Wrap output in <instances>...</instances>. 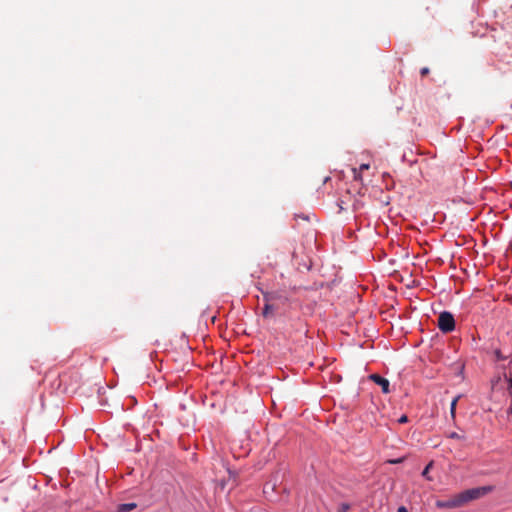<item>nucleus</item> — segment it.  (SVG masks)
<instances>
[{
  "label": "nucleus",
  "mask_w": 512,
  "mask_h": 512,
  "mask_svg": "<svg viewBox=\"0 0 512 512\" xmlns=\"http://www.w3.org/2000/svg\"><path fill=\"white\" fill-rule=\"evenodd\" d=\"M438 328L443 333H449L455 329V320L450 312L444 311L438 317Z\"/></svg>",
  "instance_id": "f03ea898"
},
{
  "label": "nucleus",
  "mask_w": 512,
  "mask_h": 512,
  "mask_svg": "<svg viewBox=\"0 0 512 512\" xmlns=\"http://www.w3.org/2000/svg\"><path fill=\"white\" fill-rule=\"evenodd\" d=\"M350 509V505L348 503H341L338 507V512H347Z\"/></svg>",
  "instance_id": "9b49d317"
},
{
  "label": "nucleus",
  "mask_w": 512,
  "mask_h": 512,
  "mask_svg": "<svg viewBox=\"0 0 512 512\" xmlns=\"http://www.w3.org/2000/svg\"><path fill=\"white\" fill-rule=\"evenodd\" d=\"M408 422V417L406 415H402L399 419H398V423L400 424H404V423H407Z\"/></svg>",
  "instance_id": "ddd939ff"
},
{
  "label": "nucleus",
  "mask_w": 512,
  "mask_h": 512,
  "mask_svg": "<svg viewBox=\"0 0 512 512\" xmlns=\"http://www.w3.org/2000/svg\"><path fill=\"white\" fill-rule=\"evenodd\" d=\"M429 68L428 67H423L421 70H420V74L421 76H426L429 74Z\"/></svg>",
  "instance_id": "4468645a"
},
{
  "label": "nucleus",
  "mask_w": 512,
  "mask_h": 512,
  "mask_svg": "<svg viewBox=\"0 0 512 512\" xmlns=\"http://www.w3.org/2000/svg\"><path fill=\"white\" fill-rule=\"evenodd\" d=\"M272 299H274V295L272 293L264 294L265 305L262 313L264 317H269L273 314L274 307L269 303Z\"/></svg>",
  "instance_id": "39448f33"
},
{
  "label": "nucleus",
  "mask_w": 512,
  "mask_h": 512,
  "mask_svg": "<svg viewBox=\"0 0 512 512\" xmlns=\"http://www.w3.org/2000/svg\"><path fill=\"white\" fill-rule=\"evenodd\" d=\"M135 508H136V504L135 503H125V504H121L119 506V511L120 512H129V511H132Z\"/></svg>",
  "instance_id": "0eeeda50"
},
{
  "label": "nucleus",
  "mask_w": 512,
  "mask_h": 512,
  "mask_svg": "<svg viewBox=\"0 0 512 512\" xmlns=\"http://www.w3.org/2000/svg\"><path fill=\"white\" fill-rule=\"evenodd\" d=\"M494 354H495L496 359L499 361L505 359V357L502 355L500 350H495Z\"/></svg>",
  "instance_id": "f8f14e48"
},
{
  "label": "nucleus",
  "mask_w": 512,
  "mask_h": 512,
  "mask_svg": "<svg viewBox=\"0 0 512 512\" xmlns=\"http://www.w3.org/2000/svg\"><path fill=\"white\" fill-rule=\"evenodd\" d=\"M508 390L510 393H512V379H509V387Z\"/></svg>",
  "instance_id": "dca6fc26"
},
{
  "label": "nucleus",
  "mask_w": 512,
  "mask_h": 512,
  "mask_svg": "<svg viewBox=\"0 0 512 512\" xmlns=\"http://www.w3.org/2000/svg\"><path fill=\"white\" fill-rule=\"evenodd\" d=\"M370 379L376 383L377 385H379L383 391V393L387 394L389 393V381L388 379L378 375V374H372L370 376Z\"/></svg>",
  "instance_id": "20e7f679"
},
{
  "label": "nucleus",
  "mask_w": 512,
  "mask_h": 512,
  "mask_svg": "<svg viewBox=\"0 0 512 512\" xmlns=\"http://www.w3.org/2000/svg\"><path fill=\"white\" fill-rule=\"evenodd\" d=\"M461 506H462V504H461L458 494L449 500H437L436 501V507L441 508V509H443V508L453 509V508H458Z\"/></svg>",
  "instance_id": "7ed1b4c3"
},
{
  "label": "nucleus",
  "mask_w": 512,
  "mask_h": 512,
  "mask_svg": "<svg viewBox=\"0 0 512 512\" xmlns=\"http://www.w3.org/2000/svg\"><path fill=\"white\" fill-rule=\"evenodd\" d=\"M494 489L493 486H482L477 488H472L465 490L458 494L459 499L461 501L462 506L472 500L479 499L488 493L492 492Z\"/></svg>",
  "instance_id": "f257e3e1"
},
{
  "label": "nucleus",
  "mask_w": 512,
  "mask_h": 512,
  "mask_svg": "<svg viewBox=\"0 0 512 512\" xmlns=\"http://www.w3.org/2000/svg\"><path fill=\"white\" fill-rule=\"evenodd\" d=\"M433 466V462L431 461L423 470L422 472V476L425 477L427 480H432L428 473H429V470L431 469V467Z\"/></svg>",
  "instance_id": "1a4fd4ad"
},
{
  "label": "nucleus",
  "mask_w": 512,
  "mask_h": 512,
  "mask_svg": "<svg viewBox=\"0 0 512 512\" xmlns=\"http://www.w3.org/2000/svg\"><path fill=\"white\" fill-rule=\"evenodd\" d=\"M448 438H451V439H458V440H463L465 439V436L464 435H460L456 432H451L448 434L447 436Z\"/></svg>",
  "instance_id": "9d476101"
},
{
  "label": "nucleus",
  "mask_w": 512,
  "mask_h": 512,
  "mask_svg": "<svg viewBox=\"0 0 512 512\" xmlns=\"http://www.w3.org/2000/svg\"><path fill=\"white\" fill-rule=\"evenodd\" d=\"M397 512H408L407 508L404 507V506H400L398 509H397Z\"/></svg>",
  "instance_id": "2eb2a0df"
},
{
  "label": "nucleus",
  "mask_w": 512,
  "mask_h": 512,
  "mask_svg": "<svg viewBox=\"0 0 512 512\" xmlns=\"http://www.w3.org/2000/svg\"><path fill=\"white\" fill-rule=\"evenodd\" d=\"M460 399V396H457L455 397L452 402H451V405H450V414H451V417L453 419H455V414H456V406H457V402L458 400Z\"/></svg>",
  "instance_id": "6e6552de"
},
{
  "label": "nucleus",
  "mask_w": 512,
  "mask_h": 512,
  "mask_svg": "<svg viewBox=\"0 0 512 512\" xmlns=\"http://www.w3.org/2000/svg\"><path fill=\"white\" fill-rule=\"evenodd\" d=\"M369 167H370L369 164H361L360 167H359V171L354 169L353 172H354L355 180H361L362 179L361 172L364 171V170L369 169Z\"/></svg>",
  "instance_id": "423d86ee"
}]
</instances>
